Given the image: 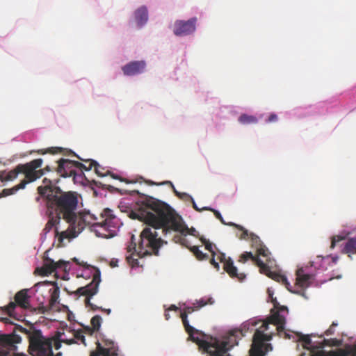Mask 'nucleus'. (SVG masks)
Here are the masks:
<instances>
[{
  "label": "nucleus",
  "instance_id": "nucleus-1",
  "mask_svg": "<svg viewBox=\"0 0 356 356\" xmlns=\"http://www.w3.org/2000/svg\"><path fill=\"white\" fill-rule=\"evenodd\" d=\"M24 334L29 340V351L32 356H54L52 348L58 350L62 343L72 345L75 341L65 337V333L57 331L49 337L43 336L40 330L34 327L26 329L19 325L14 327V330L9 334H0V356H12L17 350L16 344L22 341L21 337L17 334Z\"/></svg>",
  "mask_w": 356,
  "mask_h": 356
},
{
  "label": "nucleus",
  "instance_id": "nucleus-2",
  "mask_svg": "<svg viewBox=\"0 0 356 356\" xmlns=\"http://www.w3.org/2000/svg\"><path fill=\"white\" fill-rule=\"evenodd\" d=\"M131 218L143 221L167 235L180 227L181 216L167 203L150 196H145L138 202V209Z\"/></svg>",
  "mask_w": 356,
  "mask_h": 356
},
{
  "label": "nucleus",
  "instance_id": "nucleus-3",
  "mask_svg": "<svg viewBox=\"0 0 356 356\" xmlns=\"http://www.w3.org/2000/svg\"><path fill=\"white\" fill-rule=\"evenodd\" d=\"M42 182L43 185L38 186L37 190L44 200L48 211L60 216L67 223H74L79 203L77 193L64 192L47 178Z\"/></svg>",
  "mask_w": 356,
  "mask_h": 356
},
{
  "label": "nucleus",
  "instance_id": "nucleus-4",
  "mask_svg": "<svg viewBox=\"0 0 356 356\" xmlns=\"http://www.w3.org/2000/svg\"><path fill=\"white\" fill-rule=\"evenodd\" d=\"M102 217L104 220L97 222V218L89 211L76 213L74 223H69L74 232L80 233L86 226L94 227L96 234L105 238L113 237L116 234V228L118 227V219L112 213L109 209L104 210Z\"/></svg>",
  "mask_w": 356,
  "mask_h": 356
},
{
  "label": "nucleus",
  "instance_id": "nucleus-5",
  "mask_svg": "<svg viewBox=\"0 0 356 356\" xmlns=\"http://www.w3.org/2000/svg\"><path fill=\"white\" fill-rule=\"evenodd\" d=\"M43 160L36 159L24 164L17 165L13 170L6 172L0 171V185L6 181H13L17 178L19 173L24 175V179L19 184L10 188H5L0 193V198L15 193L18 190L23 189L29 183L33 182L44 175V170H39L42 166Z\"/></svg>",
  "mask_w": 356,
  "mask_h": 356
},
{
  "label": "nucleus",
  "instance_id": "nucleus-6",
  "mask_svg": "<svg viewBox=\"0 0 356 356\" xmlns=\"http://www.w3.org/2000/svg\"><path fill=\"white\" fill-rule=\"evenodd\" d=\"M163 243H166L152 227H146L140 234L137 255L138 257L145 256L159 255V248Z\"/></svg>",
  "mask_w": 356,
  "mask_h": 356
},
{
  "label": "nucleus",
  "instance_id": "nucleus-7",
  "mask_svg": "<svg viewBox=\"0 0 356 356\" xmlns=\"http://www.w3.org/2000/svg\"><path fill=\"white\" fill-rule=\"evenodd\" d=\"M299 340L302 342L304 349L310 350L309 356H356V345L349 346L346 350L339 349L327 352L323 350H316V347L312 344V342L309 335L301 334Z\"/></svg>",
  "mask_w": 356,
  "mask_h": 356
},
{
  "label": "nucleus",
  "instance_id": "nucleus-8",
  "mask_svg": "<svg viewBox=\"0 0 356 356\" xmlns=\"http://www.w3.org/2000/svg\"><path fill=\"white\" fill-rule=\"evenodd\" d=\"M100 282V271L97 270L93 275L91 282L85 286L79 288L76 290V293L79 296H86V305L90 307L93 311L101 309L102 311L109 314L111 313L110 309H102L90 302V298L95 295L98 291V287Z\"/></svg>",
  "mask_w": 356,
  "mask_h": 356
},
{
  "label": "nucleus",
  "instance_id": "nucleus-9",
  "mask_svg": "<svg viewBox=\"0 0 356 356\" xmlns=\"http://www.w3.org/2000/svg\"><path fill=\"white\" fill-rule=\"evenodd\" d=\"M264 331L261 329L256 330L250 348V356H265L268 352L273 350L270 343H264V341H270L273 334H264Z\"/></svg>",
  "mask_w": 356,
  "mask_h": 356
},
{
  "label": "nucleus",
  "instance_id": "nucleus-10",
  "mask_svg": "<svg viewBox=\"0 0 356 356\" xmlns=\"http://www.w3.org/2000/svg\"><path fill=\"white\" fill-rule=\"evenodd\" d=\"M27 289L18 291L14 297L15 302H10L6 307L8 314L11 316L17 305L23 309H29L31 307Z\"/></svg>",
  "mask_w": 356,
  "mask_h": 356
},
{
  "label": "nucleus",
  "instance_id": "nucleus-11",
  "mask_svg": "<svg viewBox=\"0 0 356 356\" xmlns=\"http://www.w3.org/2000/svg\"><path fill=\"white\" fill-rule=\"evenodd\" d=\"M104 346L97 341L96 350L90 353V356H118V347L110 339L103 341Z\"/></svg>",
  "mask_w": 356,
  "mask_h": 356
},
{
  "label": "nucleus",
  "instance_id": "nucleus-12",
  "mask_svg": "<svg viewBox=\"0 0 356 356\" xmlns=\"http://www.w3.org/2000/svg\"><path fill=\"white\" fill-rule=\"evenodd\" d=\"M196 22V17H193L187 21H176L173 31L175 35L184 36L193 33L195 31Z\"/></svg>",
  "mask_w": 356,
  "mask_h": 356
},
{
  "label": "nucleus",
  "instance_id": "nucleus-13",
  "mask_svg": "<svg viewBox=\"0 0 356 356\" xmlns=\"http://www.w3.org/2000/svg\"><path fill=\"white\" fill-rule=\"evenodd\" d=\"M57 173L63 177H71L76 169V166H82V163L79 161H71L66 159H60L57 161Z\"/></svg>",
  "mask_w": 356,
  "mask_h": 356
},
{
  "label": "nucleus",
  "instance_id": "nucleus-14",
  "mask_svg": "<svg viewBox=\"0 0 356 356\" xmlns=\"http://www.w3.org/2000/svg\"><path fill=\"white\" fill-rule=\"evenodd\" d=\"M218 259L220 262L223 263V268L228 273V275L234 279H236L238 281H243L245 278V275L243 273H238L237 268L234 265L233 261L228 258L226 259L225 255L221 253Z\"/></svg>",
  "mask_w": 356,
  "mask_h": 356
},
{
  "label": "nucleus",
  "instance_id": "nucleus-15",
  "mask_svg": "<svg viewBox=\"0 0 356 356\" xmlns=\"http://www.w3.org/2000/svg\"><path fill=\"white\" fill-rule=\"evenodd\" d=\"M286 323L285 317L279 313V311H276L272 314L268 321H262L261 326L259 329L263 330H268L269 324H273L276 325V330L280 334L284 330V325Z\"/></svg>",
  "mask_w": 356,
  "mask_h": 356
},
{
  "label": "nucleus",
  "instance_id": "nucleus-16",
  "mask_svg": "<svg viewBox=\"0 0 356 356\" xmlns=\"http://www.w3.org/2000/svg\"><path fill=\"white\" fill-rule=\"evenodd\" d=\"M146 63L143 60L132 61L122 67V70L126 76H134L143 72Z\"/></svg>",
  "mask_w": 356,
  "mask_h": 356
},
{
  "label": "nucleus",
  "instance_id": "nucleus-17",
  "mask_svg": "<svg viewBox=\"0 0 356 356\" xmlns=\"http://www.w3.org/2000/svg\"><path fill=\"white\" fill-rule=\"evenodd\" d=\"M314 280V275L312 274H305L302 268H299L296 271V285L302 289L309 287Z\"/></svg>",
  "mask_w": 356,
  "mask_h": 356
},
{
  "label": "nucleus",
  "instance_id": "nucleus-18",
  "mask_svg": "<svg viewBox=\"0 0 356 356\" xmlns=\"http://www.w3.org/2000/svg\"><path fill=\"white\" fill-rule=\"evenodd\" d=\"M127 252L131 253L126 257L127 262L133 267L138 266V258H135L137 255L138 249H136V243L135 241V236L134 234L131 236L130 243L127 247Z\"/></svg>",
  "mask_w": 356,
  "mask_h": 356
},
{
  "label": "nucleus",
  "instance_id": "nucleus-19",
  "mask_svg": "<svg viewBox=\"0 0 356 356\" xmlns=\"http://www.w3.org/2000/svg\"><path fill=\"white\" fill-rule=\"evenodd\" d=\"M197 310L193 304V306L184 307L180 315L186 332H189L191 334L192 332H194V327L189 324L188 315Z\"/></svg>",
  "mask_w": 356,
  "mask_h": 356
},
{
  "label": "nucleus",
  "instance_id": "nucleus-20",
  "mask_svg": "<svg viewBox=\"0 0 356 356\" xmlns=\"http://www.w3.org/2000/svg\"><path fill=\"white\" fill-rule=\"evenodd\" d=\"M251 259L254 264L259 267V270L268 271L266 264L258 257L254 256L251 252H245L241 257L239 261L245 263Z\"/></svg>",
  "mask_w": 356,
  "mask_h": 356
},
{
  "label": "nucleus",
  "instance_id": "nucleus-21",
  "mask_svg": "<svg viewBox=\"0 0 356 356\" xmlns=\"http://www.w3.org/2000/svg\"><path fill=\"white\" fill-rule=\"evenodd\" d=\"M80 160L83 161L85 162H89V165L87 167L86 165L82 163V166H76V169L80 172H83V170L89 171L92 169V168H95V173L99 175H102V171H100V168L104 170V168L101 166L96 161L92 159L84 160L79 156H77Z\"/></svg>",
  "mask_w": 356,
  "mask_h": 356
},
{
  "label": "nucleus",
  "instance_id": "nucleus-22",
  "mask_svg": "<svg viewBox=\"0 0 356 356\" xmlns=\"http://www.w3.org/2000/svg\"><path fill=\"white\" fill-rule=\"evenodd\" d=\"M134 15L137 24L140 26L144 25L148 20V12L147 7L145 6L140 7L135 11Z\"/></svg>",
  "mask_w": 356,
  "mask_h": 356
},
{
  "label": "nucleus",
  "instance_id": "nucleus-23",
  "mask_svg": "<svg viewBox=\"0 0 356 356\" xmlns=\"http://www.w3.org/2000/svg\"><path fill=\"white\" fill-rule=\"evenodd\" d=\"M229 225L236 227L241 232V233L239 235H238L239 238L246 239L247 238L250 237L253 243H257V242L260 243L259 238L257 235H255L254 234H252V233L249 234L248 231L247 229H245L244 227H243L242 226H241L239 225H236L234 222H229Z\"/></svg>",
  "mask_w": 356,
  "mask_h": 356
},
{
  "label": "nucleus",
  "instance_id": "nucleus-24",
  "mask_svg": "<svg viewBox=\"0 0 356 356\" xmlns=\"http://www.w3.org/2000/svg\"><path fill=\"white\" fill-rule=\"evenodd\" d=\"M47 213L49 216V220L45 225V227L43 229L44 234L49 232L54 227H55L57 224L59 223L60 220L62 218L60 216L57 214H51L48 211V209H47Z\"/></svg>",
  "mask_w": 356,
  "mask_h": 356
},
{
  "label": "nucleus",
  "instance_id": "nucleus-25",
  "mask_svg": "<svg viewBox=\"0 0 356 356\" xmlns=\"http://www.w3.org/2000/svg\"><path fill=\"white\" fill-rule=\"evenodd\" d=\"M266 268H267L268 271L260 270V272L263 274H265L268 277L272 278L273 280H274L278 282H280L285 285H289V284L287 281V279L284 275H281L277 273H275V272H272L270 270L269 266L267 264H266Z\"/></svg>",
  "mask_w": 356,
  "mask_h": 356
},
{
  "label": "nucleus",
  "instance_id": "nucleus-26",
  "mask_svg": "<svg viewBox=\"0 0 356 356\" xmlns=\"http://www.w3.org/2000/svg\"><path fill=\"white\" fill-rule=\"evenodd\" d=\"M174 232H179L181 235L186 236L187 234L196 236L197 231L195 228H188L183 222L182 218L180 220V227Z\"/></svg>",
  "mask_w": 356,
  "mask_h": 356
},
{
  "label": "nucleus",
  "instance_id": "nucleus-27",
  "mask_svg": "<svg viewBox=\"0 0 356 356\" xmlns=\"http://www.w3.org/2000/svg\"><path fill=\"white\" fill-rule=\"evenodd\" d=\"M343 252L347 254H356V238H350L346 242Z\"/></svg>",
  "mask_w": 356,
  "mask_h": 356
},
{
  "label": "nucleus",
  "instance_id": "nucleus-28",
  "mask_svg": "<svg viewBox=\"0 0 356 356\" xmlns=\"http://www.w3.org/2000/svg\"><path fill=\"white\" fill-rule=\"evenodd\" d=\"M238 122L243 124H256L258 120L255 116L242 114L238 118Z\"/></svg>",
  "mask_w": 356,
  "mask_h": 356
},
{
  "label": "nucleus",
  "instance_id": "nucleus-29",
  "mask_svg": "<svg viewBox=\"0 0 356 356\" xmlns=\"http://www.w3.org/2000/svg\"><path fill=\"white\" fill-rule=\"evenodd\" d=\"M63 151L64 149L60 147H50L47 149H39L37 150H33L31 153L36 152L38 154H45L47 153H49L51 154H55L58 153H63Z\"/></svg>",
  "mask_w": 356,
  "mask_h": 356
},
{
  "label": "nucleus",
  "instance_id": "nucleus-30",
  "mask_svg": "<svg viewBox=\"0 0 356 356\" xmlns=\"http://www.w3.org/2000/svg\"><path fill=\"white\" fill-rule=\"evenodd\" d=\"M102 173L103 175H99V177H106V176L109 175L113 179L119 180V181H122V182H125L126 184H134V183H136V181L129 180V179H127L126 178L121 177L120 176L111 172L108 170H107L105 172H102Z\"/></svg>",
  "mask_w": 356,
  "mask_h": 356
},
{
  "label": "nucleus",
  "instance_id": "nucleus-31",
  "mask_svg": "<svg viewBox=\"0 0 356 356\" xmlns=\"http://www.w3.org/2000/svg\"><path fill=\"white\" fill-rule=\"evenodd\" d=\"M74 184H83L84 181L86 179L83 172L77 171V169L74 170V173L72 174V176Z\"/></svg>",
  "mask_w": 356,
  "mask_h": 356
},
{
  "label": "nucleus",
  "instance_id": "nucleus-32",
  "mask_svg": "<svg viewBox=\"0 0 356 356\" xmlns=\"http://www.w3.org/2000/svg\"><path fill=\"white\" fill-rule=\"evenodd\" d=\"M189 249L198 260H206L209 257L208 254L203 253L201 250H199V248L197 246H193L191 247Z\"/></svg>",
  "mask_w": 356,
  "mask_h": 356
},
{
  "label": "nucleus",
  "instance_id": "nucleus-33",
  "mask_svg": "<svg viewBox=\"0 0 356 356\" xmlns=\"http://www.w3.org/2000/svg\"><path fill=\"white\" fill-rule=\"evenodd\" d=\"M49 292L51 293L49 303L53 305L59 297V288L58 286L53 287L49 290Z\"/></svg>",
  "mask_w": 356,
  "mask_h": 356
},
{
  "label": "nucleus",
  "instance_id": "nucleus-34",
  "mask_svg": "<svg viewBox=\"0 0 356 356\" xmlns=\"http://www.w3.org/2000/svg\"><path fill=\"white\" fill-rule=\"evenodd\" d=\"M200 241L202 243V244L204 245L205 249L209 250L211 253V255L213 257H215L216 252L214 248H216V245L204 237H201Z\"/></svg>",
  "mask_w": 356,
  "mask_h": 356
},
{
  "label": "nucleus",
  "instance_id": "nucleus-35",
  "mask_svg": "<svg viewBox=\"0 0 356 356\" xmlns=\"http://www.w3.org/2000/svg\"><path fill=\"white\" fill-rule=\"evenodd\" d=\"M72 339L74 340V343H76L78 341H80L84 346H86L85 335L83 334V332L79 330L74 332V338Z\"/></svg>",
  "mask_w": 356,
  "mask_h": 356
},
{
  "label": "nucleus",
  "instance_id": "nucleus-36",
  "mask_svg": "<svg viewBox=\"0 0 356 356\" xmlns=\"http://www.w3.org/2000/svg\"><path fill=\"white\" fill-rule=\"evenodd\" d=\"M102 321V317L99 315H95L91 318L90 323L92 327L95 330V331H98L99 330Z\"/></svg>",
  "mask_w": 356,
  "mask_h": 356
},
{
  "label": "nucleus",
  "instance_id": "nucleus-37",
  "mask_svg": "<svg viewBox=\"0 0 356 356\" xmlns=\"http://www.w3.org/2000/svg\"><path fill=\"white\" fill-rule=\"evenodd\" d=\"M213 300L212 298H209L207 299L201 298L200 300H197L194 305H195L196 309H200L201 307L208 305V304H213Z\"/></svg>",
  "mask_w": 356,
  "mask_h": 356
},
{
  "label": "nucleus",
  "instance_id": "nucleus-38",
  "mask_svg": "<svg viewBox=\"0 0 356 356\" xmlns=\"http://www.w3.org/2000/svg\"><path fill=\"white\" fill-rule=\"evenodd\" d=\"M44 264L46 266L47 271H49V275L56 270H55L56 266L54 264V261L53 259H51L50 258H47V257L45 258Z\"/></svg>",
  "mask_w": 356,
  "mask_h": 356
},
{
  "label": "nucleus",
  "instance_id": "nucleus-39",
  "mask_svg": "<svg viewBox=\"0 0 356 356\" xmlns=\"http://www.w3.org/2000/svg\"><path fill=\"white\" fill-rule=\"evenodd\" d=\"M56 236H58V239L60 243H62L63 241L65 239V238H69L70 237H74L76 236L75 234H73V235H70L69 233H67V232L64 231V232H61L60 233L58 232V231L57 230V229H56Z\"/></svg>",
  "mask_w": 356,
  "mask_h": 356
},
{
  "label": "nucleus",
  "instance_id": "nucleus-40",
  "mask_svg": "<svg viewBox=\"0 0 356 356\" xmlns=\"http://www.w3.org/2000/svg\"><path fill=\"white\" fill-rule=\"evenodd\" d=\"M54 264L56 266L55 270H56L57 268H60V269H63L65 271H67V268L69 266V262L65 261L64 260H59L57 262L54 261Z\"/></svg>",
  "mask_w": 356,
  "mask_h": 356
},
{
  "label": "nucleus",
  "instance_id": "nucleus-41",
  "mask_svg": "<svg viewBox=\"0 0 356 356\" xmlns=\"http://www.w3.org/2000/svg\"><path fill=\"white\" fill-rule=\"evenodd\" d=\"M34 273L41 276H47L49 275V271H47L46 266L43 264L42 266L36 268Z\"/></svg>",
  "mask_w": 356,
  "mask_h": 356
},
{
  "label": "nucleus",
  "instance_id": "nucleus-42",
  "mask_svg": "<svg viewBox=\"0 0 356 356\" xmlns=\"http://www.w3.org/2000/svg\"><path fill=\"white\" fill-rule=\"evenodd\" d=\"M272 302L273 304L274 308L279 311V313L280 314L282 312H288L287 307L285 306H281L280 305L279 302L277 301L276 298H273L272 297Z\"/></svg>",
  "mask_w": 356,
  "mask_h": 356
},
{
  "label": "nucleus",
  "instance_id": "nucleus-43",
  "mask_svg": "<svg viewBox=\"0 0 356 356\" xmlns=\"http://www.w3.org/2000/svg\"><path fill=\"white\" fill-rule=\"evenodd\" d=\"M260 245V247L257 248V256L259 257V256H263L264 257H268V254H269V252H268V250L265 247V246H262L261 244Z\"/></svg>",
  "mask_w": 356,
  "mask_h": 356
},
{
  "label": "nucleus",
  "instance_id": "nucleus-44",
  "mask_svg": "<svg viewBox=\"0 0 356 356\" xmlns=\"http://www.w3.org/2000/svg\"><path fill=\"white\" fill-rule=\"evenodd\" d=\"M203 209H205V210H207V211H212V212L214 213L215 216H216L218 220H220V221L222 224H224V225H227V224L224 221V219H223L222 216H221L220 213L218 211L215 210V209H211V208H209V207H204V208H203Z\"/></svg>",
  "mask_w": 356,
  "mask_h": 356
},
{
  "label": "nucleus",
  "instance_id": "nucleus-45",
  "mask_svg": "<svg viewBox=\"0 0 356 356\" xmlns=\"http://www.w3.org/2000/svg\"><path fill=\"white\" fill-rule=\"evenodd\" d=\"M340 344H341L340 341L337 339H324L323 340V345L338 346Z\"/></svg>",
  "mask_w": 356,
  "mask_h": 356
},
{
  "label": "nucleus",
  "instance_id": "nucleus-46",
  "mask_svg": "<svg viewBox=\"0 0 356 356\" xmlns=\"http://www.w3.org/2000/svg\"><path fill=\"white\" fill-rule=\"evenodd\" d=\"M338 325V323L336 322H332L330 327L326 330L324 332V334L326 336L332 335L335 333V327Z\"/></svg>",
  "mask_w": 356,
  "mask_h": 356
},
{
  "label": "nucleus",
  "instance_id": "nucleus-47",
  "mask_svg": "<svg viewBox=\"0 0 356 356\" xmlns=\"http://www.w3.org/2000/svg\"><path fill=\"white\" fill-rule=\"evenodd\" d=\"M345 239V236H334L332 238V241H331V245H330V248L332 249H333L337 243L339 242V241H343Z\"/></svg>",
  "mask_w": 356,
  "mask_h": 356
},
{
  "label": "nucleus",
  "instance_id": "nucleus-48",
  "mask_svg": "<svg viewBox=\"0 0 356 356\" xmlns=\"http://www.w3.org/2000/svg\"><path fill=\"white\" fill-rule=\"evenodd\" d=\"M81 330L83 332V334H87L89 336H92L94 332H95V330L90 326H86Z\"/></svg>",
  "mask_w": 356,
  "mask_h": 356
},
{
  "label": "nucleus",
  "instance_id": "nucleus-49",
  "mask_svg": "<svg viewBox=\"0 0 356 356\" xmlns=\"http://www.w3.org/2000/svg\"><path fill=\"white\" fill-rule=\"evenodd\" d=\"M54 285L55 283L54 282H38L37 284H35L34 286V288L35 289V291H37L40 287L41 286H49V285Z\"/></svg>",
  "mask_w": 356,
  "mask_h": 356
},
{
  "label": "nucleus",
  "instance_id": "nucleus-50",
  "mask_svg": "<svg viewBox=\"0 0 356 356\" xmlns=\"http://www.w3.org/2000/svg\"><path fill=\"white\" fill-rule=\"evenodd\" d=\"M178 197L184 201L193 200V197L186 193H180Z\"/></svg>",
  "mask_w": 356,
  "mask_h": 356
},
{
  "label": "nucleus",
  "instance_id": "nucleus-51",
  "mask_svg": "<svg viewBox=\"0 0 356 356\" xmlns=\"http://www.w3.org/2000/svg\"><path fill=\"white\" fill-rule=\"evenodd\" d=\"M277 120V115L275 113H271L268 116V119L266 120V122L268 123L270 122H275Z\"/></svg>",
  "mask_w": 356,
  "mask_h": 356
},
{
  "label": "nucleus",
  "instance_id": "nucleus-52",
  "mask_svg": "<svg viewBox=\"0 0 356 356\" xmlns=\"http://www.w3.org/2000/svg\"><path fill=\"white\" fill-rule=\"evenodd\" d=\"M214 257H215L212 256V258L210 260V263L214 266L215 268H216L218 270L220 268V265L218 262L216 261Z\"/></svg>",
  "mask_w": 356,
  "mask_h": 356
},
{
  "label": "nucleus",
  "instance_id": "nucleus-53",
  "mask_svg": "<svg viewBox=\"0 0 356 356\" xmlns=\"http://www.w3.org/2000/svg\"><path fill=\"white\" fill-rule=\"evenodd\" d=\"M92 184L98 188H106V185L103 184L102 182H100L99 181L92 180Z\"/></svg>",
  "mask_w": 356,
  "mask_h": 356
},
{
  "label": "nucleus",
  "instance_id": "nucleus-54",
  "mask_svg": "<svg viewBox=\"0 0 356 356\" xmlns=\"http://www.w3.org/2000/svg\"><path fill=\"white\" fill-rule=\"evenodd\" d=\"M190 202H191L192 204H193V209L197 211H203V208L202 209H200L197 207L195 202L194 201V200L193 199V200H190Z\"/></svg>",
  "mask_w": 356,
  "mask_h": 356
},
{
  "label": "nucleus",
  "instance_id": "nucleus-55",
  "mask_svg": "<svg viewBox=\"0 0 356 356\" xmlns=\"http://www.w3.org/2000/svg\"><path fill=\"white\" fill-rule=\"evenodd\" d=\"M166 183H168L171 185L172 188V190H173V192L175 193V194L179 197V194H180V192H178L176 188H175V186H173L172 183L171 181H166Z\"/></svg>",
  "mask_w": 356,
  "mask_h": 356
},
{
  "label": "nucleus",
  "instance_id": "nucleus-56",
  "mask_svg": "<svg viewBox=\"0 0 356 356\" xmlns=\"http://www.w3.org/2000/svg\"><path fill=\"white\" fill-rule=\"evenodd\" d=\"M178 309L179 308L175 305H171L170 307L168 309V311H177Z\"/></svg>",
  "mask_w": 356,
  "mask_h": 356
},
{
  "label": "nucleus",
  "instance_id": "nucleus-57",
  "mask_svg": "<svg viewBox=\"0 0 356 356\" xmlns=\"http://www.w3.org/2000/svg\"><path fill=\"white\" fill-rule=\"evenodd\" d=\"M42 170H44V173L45 172H49L51 171V168L49 166V165H47L44 168H43Z\"/></svg>",
  "mask_w": 356,
  "mask_h": 356
},
{
  "label": "nucleus",
  "instance_id": "nucleus-58",
  "mask_svg": "<svg viewBox=\"0 0 356 356\" xmlns=\"http://www.w3.org/2000/svg\"><path fill=\"white\" fill-rule=\"evenodd\" d=\"M259 322H261V321H257L254 320L251 322V325H252V326H256L258 324V323H259Z\"/></svg>",
  "mask_w": 356,
  "mask_h": 356
},
{
  "label": "nucleus",
  "instance_id": "nucleus-59",
  "mask_svg": "<svg viewBox=\"0 0 356 356\" xmlns=\"http://www.w3.org/2000/svg\"><path fill=\"white\" fill-rule=\"evenodd\" d=\"M291 292L294 293H298V294H302V296H305L304 293L303 292H301L300 291H291Z\"/></svg>",
  "mask_w": 356,
  "mask_h": 356
},
{
  "label": "nucleus",
  "instance_id": "nucleus-60",
  "mask_svg": "<svg viewBox=\"0 0 356 356\" xmlns=\"http://www.w3.org/2000/svg\"><path fill=\"white\" fill-rule=\"evenodd\" d=\"M165 318L166 320H169L170 318V314L168 313L165 312Z\"/></svg>",
  "mask_w": 356,
  "mask_h": 356
},
{
  "label": "nucleus",
  "instance_id": "nucleus-61",
  "mask_svg": "<svg viewBox=\"0 0 356 356\" xmlns=\"http://www.w3.org/2000/svg\"><path fill=\"white\" fill-rule=\"evenodd\" d=\"M116 263H117V261H111V266L112 267H115V266H117V264H116Z\"/></svg>",
  "mask_w": 356,
  "mask_h": 356
},
{
  "label": "nucleus",
  "instance_id": "nucleus-62",
  "mask_svg": "<svg viewBox=\"0 0 356 356\" xmlns=\"http://www.w3.org/2000/svg\"><path fill=\"white\" fill-rule=\"evenodd\" d=\"M177 238L179 239V238H180V236H175V242H177Z\"/></svg>",
  "mask_w": 356,
  "mask_h": 356
},
{
  "label": "nucleus",
  "instance_id": "nucleus-63",
  "mask_svg": "<svg viewBox=\"0 0 356 356\" xmlns=\"http://www.w3.org/2000/svg\"><path fill=\"white\" fill-rule=\"evenodd\" d=\"M106 170H106L105 168H104V170H103L102 168H100V171H102V172H105Z\"/></svg>",
  "mask_w": 356,
  "mask_h": 356
},
{
  "label": "nucleus",
  "instance_id": "nucleus-64",
  "mask_svg": "<svg viewBox=\"0 0 356 356\" xmlns=\"http://www.w3.org/2000/svg\"><path fill=\"white\" fill-rule=\"evenodd\" d=\"M61 355H62V353H58L56 354V356H61Z\"/></svg>",
  "mask_w": 356,
  "mask_h": 356
}]
</instances>
